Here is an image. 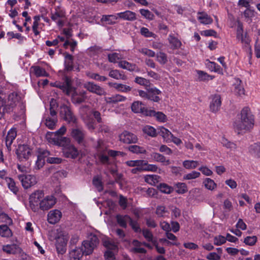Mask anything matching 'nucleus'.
I'll return each instance as SVG.
<instances>
[{
	"instance_id": "nucleus-1",
	"label": "nucleus",
	"mask_w": 260,
	"mask_h": 260,
	"mask_svg": "<svg viewBox=\"0 0 260 260\" xmlns=\"http://www.w3.org/2000/svg\"><path fill=\"white\" fill-rule=\"evenodd\" d=\"M53 87L60 89L67 95H71L72 102L74 104H80L85 101L87 99V92L84 90L77 91V88L73 86V80L69 76H64L62 81H55L51 83Z\"/></svg>"
},
{
	"instance_id": "nucleus-2",
	"label": "nucleus",
	"mask_w": 260,
	"mask_h": 260,
	"mask_svg": "<svg viewBox=\"0 0 260 260\" xmlns=\"http://www.w3.org/2000/svg\"><path fill=\"white\" fill-rule=\"evenodd\" d=\"M254 125V117L248 107H244L241 112L240 118L234 124L235 131L238 134L243 131H247Z\"/></svg>"
},
{
	"instance_id": "nucleus-3",
	"label": "nucleus",
	"mask_w": 260,
	"mask_h": 260,
	"mask_svg": "<svg viewBox=\"0 0 260 260\" xmlns=\"http://www.w3.org/2000/svg\"><path fill=\"white\" fill-rule=\"evenodd\" d=\"M23 98L19 92L13 91L8 95L7 100L4 106V110L7 113H15L17 110H23Z\"/></svg>"
},
{
	"instance_id": "nucleus-4",
	"label": "nucleus",
	"mask_w": 260,
	"mask_h": 260,
	"mask_svg": "<svg viewBox=\"0 0 260 260\" xmlns=\"http://www.w3.org/2000/svg\"><path fill=\"white\" fill-rule=\"evenodd\" d=\"M58 105L55 100L52 99L50 102L49 113L46 114L45 124L49 129H53L55 127L58 121L56 109Z\"/></svg>"
},
{
	"instance_id": "nucleus-5",
	"label": "nucleus",
	"mask_w": 260,
	"mask_h": 260,
	"mask_svg": "<svg viewBox=\"0 0 260 260\" xmlns=\"http://www.w3.org/2000/svg\"><path fill=\"white\" fill-rule=\"evenodd\" d=\"M44 197V191L41 190H36L30 195L29 198V207L34 212H39V207Z\"/></svg>"
},
{
	"instance_id": "nucleus-6",
	"label": "nucleus",
	"mask_w": 260,
	"mask_h": 260,
	"mask_svg": "<svg viewBox=\"0 0 260 260\" xmlns=\"http://www.w3.org/2000/svg\"><path fill=\"white\" fill-rule=\"evenodd\" d=\"M99 239L95 235L91 234L88 239L85 240L82 242V252L85 255H89L93 252L94 248L99 244Z\"/></svg>"
},
{
	"instance_id": "nucleus-7",
	"label": "nucleus",
	"mask_w": 260,
	"mask_h": 260,
	"mask_svg": "<svg viewBox=\"0 0 260 260\" xmlns=\"http://www.w3.org/2000/svg\"><path fill=\"white\" fill-rule=\"evenodd\" d=\"M67 128L65 126H62L58 130L54 133L48 132L46 134L47 138L51 135L57 136L56 138H53L55 143L58 145H63V143H68L70 142V139L67 137H62V136L66 132Z\"/></svg>"
},
{
	"instance_id": "nucleus-8",
	"label": "nucleus",
	"mask_w": 260,
	"mask_h": 260,
	"mask_svg": "<svg viewBox=\"0 0 260 260\" xmlns=\"http://www.w3.org/2000/svg\"><path fill=\"white\" fill-rule=\"evenodd\" d=\"M59 114L63 120L68 123H75L76 118L70 106L63 104L60 107Z\"/></svg>"
},
{
	"instance_id": "nucleus-9",
	"label": "nucleus",
	"mask_w": 260,
	"mask_h": 260,
	"mask_svg": "<svg viewBox=\"0 0 260 260\" xmlns=\"http://www.w3.org/2000/svg\"><path fill=\"white\" fill-rule=\"evenodd\" d=\"M96 149V155L100 162L103 164H108L109 159L107 152V148L104 145L101 140L98 141Z\"/></svg>"
},
{
	"instance_id": "nucleus-10",
	"label": "nucleus",
	"mask_w": 260,
	"mask_h": 260,
	"mask_svg": "<svg viewBox=\"0 0 260 260\" xmlns=\"http://www.w3.org/2000/svg\"><path fill=\"white\" fill-rule=\"evenodd\" d=\"M16 154L20 161H26L31 154V149L27 145H20L16 149Z\"/></svg>"
},
{
	"instance_id": "nucleus-11",
	"label": "nucleus",
	"mask_w": 260,
	"mask_h": 260,
	"mask_svg": "<svg viewBox=\"0 0 260 260\" xmlns=\"http://www.w3.org/2000/svg\"><path fill=\"white\" fill-rule=\"evenodd\" d=\"M104 246L107 248L104 256L106 260H115L114 253L117 250V245L110 241L105 240L103 241Z\"/></svg>"
},
{
	"instance_id": "nucleus-12",
	"label": "nucleus",
	"mask_w": 260,
	"mask_h": 260,
	"mask_svg": "<svg viewBox=\"0 0 260 260\" xmlns=\"http://www.w3.org/2000/svg\"><path fill=\"white\" fill-rule=\"evenodd\" d=\"M63 143L62 152L64 156L67 158H76L79 155V151L75 146L72 144Z\"/></svg>"
},
{
	"instance_id": "nucleus-13",
	"label": "nucleus",
	"mask_w": 260,
	"mask_h": 260,
	"mask_svg": "<svg viewBox=\"0 0 260 260\" xmlns=\"http://www.w3.org/2000/svg\"><path fill=\"white\" fill-rule=\"evenodd\" d=\"M84 87L90 92L102 96L106 94L105 89L93 82H87L84 84Z\"/></svg>"
},
{
	"instance_id": "nucleus-14",
	"label": "nucleus",
	"mask_w": 260,
	"mask_h": 260,
	"mask_svg": "<svg viewBox=\"0 0 260 260\" xmlns=\"http://www.w3.org/2000/svg\"><path fill=\"white\" fill-rule=\"evenodd\" d=\"M39 206V210L47 211L52 208L56 203V199L52 195L44 197Z\"/></svg>"
},
{
	"instance_id": "nucleus-15",
	"label": "nucleus",
	"mask_w": 260,
	"mask_h": 260,
	"mask_svg": "<svg viewBox=\"0 0 260 260\" xmlns=\"http://www.w3.org/2000/svg\"><path fill=\"white\" fill-rule=\"evenodd\" d=\"M18 178L21 181L23 187L25 189L29 188L37 183L36 177L32 175H20L18 176Z\"/></svg>"
},
{
	"instance_id": "nucleus-16",
	"label": "nucleus",
	"mask_w": 260,
	"mask_h": 260,
	"mask_svg": "<svg viewBox=\"0 0 260 260\" xmlns=\"http://www.w3.org/2000/svg\"><path fill=\"white\" fill-rule=\"evenodd\" d=\"M71 136L78 144H82L84 141L85 132L82 128H74L71 130Z\"/></svg>"
},
{
	"instance_id": "nucleus-17",
	"label": "nucleus",
	"mask_w": 260,
	"mask_h": 260,
	"mask_svg": "<svg viewBox=\"0 0 260 260\" xmlns=\"http://www.w3.org/2000/svg\"><path fill=\"white\" fill-rule=\"evenodd\" d=\"M119 140L125 144L136 143L138 141L137 137L127 131H124L119 135Z\"/></svg>"
},
{
	"instance_id": "nucleus-18",
	"label": "nucleus",
	"mask_w": 260,
	"mask_h": 260,
	"mask_svg": "<svg viewBox=\"0 0 260 260\" xmlns=\"http://www.w3.org/2000/svg\"><path fill=\"white\" fill-rule=\"evenodd\" d=\"M68 239L64 237H59L56 239V249L58 253L64 254L67 250Z\"/></svg>"
},
{
	"instance_id": "nucleus-19",
	"label": "nucleus",
	"mask_w": 260,
	"mask_h": 260,
	"mask_svg": "<svg viewBox=\"0 0 260 260\" xmlns=\"http://www.w3.org/2000/svg\"><path fill=\"white\" fill-rule=\"evenodd\" d=\"M64 16V12L59 7H56L54 12L51 13V18L52 20L56 21L58 26H62L63 23L60 19Z\"/></svg>"
},
{
	"instance_id": "nucleus-20",
	"label": "nucleus",
	"mask_w": 260,
	"mask_h": 260,
	"mask_svg": "<svg viewBox=\"0 0 260 260\" xmlns=\"http://www.w3.org/2000/svg\"><path fill=\"white\" fill-rule=\"evenodd\" d=\"M148 91V100L154 102H159L160 98L158 96L161 92L155 87H151L150 85L146 89Z\"/></svg>"
},
{
	"instance_id": "nucleus-21",
	"label": "nucleus",
	"mask_w": 260,
	"mask_h": 260,
	"mask_svg": "<svg viewBox=\"0 0 260 260\" xmlns=\"http://www.w3.org/2000/svg\"><path fill=\"white\" fill-rule=\"evenodd\" d=\"M221 101L220 96L215 94L212 96L210 104V110L212 112H217L221 106Z\"/></svg>"
},
{
	"instance_id": "nucleus-22",
	"label": "nucleus",
	"mask_w": 260,
	"mask_h": 260,
	"mask_svg": "<svg viewBox=\"0 0 260 260\" xmlns=\"http://www.w3.org/2000/svg\"><path fill=\"white\" fill-rule=\"evenodd\" d=\"M61 215V212L59 210L57 209L51 210L48 214V221L51 224H55L59 221Z\"/></svg>"
},
{
	"instance_id": "nucleus-23",
	"label": "nucleus",
	"mask_w": 260,
	"mask_h": 260,
	"mask_svg": "<svg viewBox=\"0 0 260 260\" xmlns=\"http://www.w3.org/2000/svg\"><path fill=\"white\" fill-rule=\"evenodd\" d=\"M3 250L7 253L16 254L21 253V249L17 244H8L3 246Z\"/></svg>"
},
{
	"instance_id": "nucleus-24",
	"label": "nucleus",
	"mask_w": 260,
	"mask_h": 260,
	"mask_svg": "<svg viewBox=\"0 0 260 260\" xmlns=\"http://www.w3.org/2000/svg\"><path fill=\"white\" fill-rule=\"evenodd\" d=\"M243 25L242 23L238 21L237 28V38L238 40H240L242 43L248 44L249 40L247 38L246 34H245V36L243 35Z\"/></svg>"
},
{
	"instance_id": "nucleus-25",
	"label": "nucleus",
	"mask_w": 260,
	"mask_h": 260,
	"mask_svg": "<svg viewBox=\"0 0 260 260\" xmlns=\"http://www.w3.org/2000/svg\"><path fill=\"white\" fill-rule=\"evenodd\" d=\"M17 136L16 131L15 128H11L7 134L5 139L6 145L8 150H11V146Z\"/></svg>"
},
{
	"instance_id": "nucleus-26",
	"label": "nucleus",
	"mask_w": 260,
	"mask_h": 260,
	"mask_svg": "<svg viewBox=\"0 0 260 260\" xmlns=\"http://www.w3.org/2000/svg\"><path fill=\"white\" fill-rule=\"evenodd\" d=\"M83 254L82 249L76 247L70 252L69 260H81Z\"/></svg>"
},
{
	"instance_id": "nucleus-27",
	"label": "nucleus",
	"mask_w": 260,
	"mask_h": 260,
	"mask_svg": "<svg viewBox=\"0 0 260 260\" xmlns=\"http://www.w3.org/2000/svg\"><path fill=\"white\" fill-rule=\"evenodd\" d=\"M117 16L120 18L128 21H134L136 19V14L131 11H126L117 14Z\"/></svg>"
},
{
	"instance_id": "nucleus-28",
	"label": "nucleus",
	"mask_w": 260,
	"mask_h": 260,
	"mask_svg": "<svg viewBox=\"0 0 260 260\" xmlns=\"http://www.w3.org/2000/svg\"><path fill=\"white\" fill-rule=\"evenodd\" d=\"M151 156L154 160L162 163L164 165L167 166L171 164L169 159H166L165 156L159 153L153 152L151 154Z\"/></svg>"
},
{
	"instance_id": "nucleus-29",
	"label": "nucleus",
	"mask_w": 260,
	"mask_h": 260,
	"mask_svg": "<svg viewBox=\"0 0 260 260\" xmlns=\"http://www.w3.org/2000/svg\"><path fill=\"white\" fill-rule=\"evenodd\" d=\"M109 86L114 88L118 91L127 92L132 90V87L126 85L117 83H109Z\"/></svg>"
},
{
	"instance_id": "nucleus-30",
	"label": "nucleus",
	"mask_w": 260,
	"mask_h": 260,
	"mask_svg": "<svg viewBox=\"0 0 260 260\" xmlns=\"http://www.w3.org/2000/svg\"><path fill=\"white\" fill-rule=\"evenodd\" d=\"M145 105L142 102L136 101L134 102L132 106V110L136 113H142L144 112L145 109Z\"/></svg>"
},
{
	"instance_id": "nucleus-31",
	"label": "nucleus",
	"mask_w": 260,
	"mask_h": 260,
	"mask_svg": "<svg viewBox=\"0 0 260 260\" xmlns=\"http://www.w3.org/2000/svg\"><path fill=\"white\" fill-rule=\"evenodd\" d=\"M116 218L118 224L124 228H126L127 222H129L131 219V217L128 215H121L120 214L117 215Z\"/></svg>"
},
{
	"instance_id": "nucleus-32",
	"label": "nucleus",
	"mask_w": 260,
	"mask_h": 260,
	"mask_svg": "<svg viewBox=\"0 0 260 260\" xmlns=\"http://www.w3.org/2000/svg\"><path fill=\"white\" fill-rule=\"evenodd\" d=\"M118 66L123 69H126L130 71L137 70V67L135 64H133L125 60H122L118 62Z\"/></svg>"
},
{
	"instance_id": "nucleus-33",
	"label": "nucleus",
	"mask_w": 260,
	"mask_h": 260,
	"mask_svg": "<svg viewBox=\"0 0 260 260\" xmlns=\"http://www.w3.org/2000/svg\"><path fill=\"white\" fill-rule=\"evenodd\" d=\"M126 98L120 94H116L111 97L105 98V101L107 104H116L118 102L124 101Z\"/></svg>"
},
{
	"instance_id": "nucleus-34",
	"label": "nucleus",
	"mask_w": 260,
	"mask_h": 260,
	"mask_svg": "<svg viewBox=\"0 0 260 260\" xmlns=\"http://www.w3.org/2000/svg\"><path fill=\"white\" fill-rule=\"evenodd\" d=\"M241 83V80L236 79V82L234 84V92L236 95L239 96H242L245 94V90Z\"/></svg>"
},
{
	"instance_id": "nucleus-35",
	"label": "nucleus",
	"mask_w": 260,
	"mask_h": 260,
	"mask_svg": "<svg viewBox=\"0 0 260 260\" xmlns=\"http://www.w3.org/2000/svg\"><path fill=\"white\" fill-rule=\"evenodd\" d=\"M144 178L145 182L152 185H156V184L159 182L160 179V177L156 175H146L145 176Z\"/></svg>"
},
{
	"instance_id": "nucleus-36",
	"label": "nucleus",
	"mask_w": 260,
	"mask_h": 260,
	"mask_svg": "<svg viewBox=\"0 0 260 260\" xmlns=\"http://www.w3.org/2000/svg\"><path fill=\"white\" fill-rule=\"evenodd\" d=\"M118 19V16L114 15H104L101 19L102 22H107L109 25H112L116 23V20Z\"/></svg>"
},
{
	"instance_id": "nucleus-37",
	"label": "nucleus",
	"mask_w": 260,
	"mask_h": 260,
	"mask_svg": "<svg viewBox=\"0 0 260 260\" xmlns=\"http://www.w3.org/2000/svg\"><path fill=\"white\" fill-rule=\"evenodd\" d=\"M127 149L131 152L136 154H145L146 153V150L144 147L136 145L129 146L127 147Z\"/></svg>"
},
{
	"instance_id": "nucleus-38",
	"label": "nucleus",
	"mask_w": 260,
	"mask_h": 260,
	"mask_svg": "<svg viewBox=\"0 0 260 260\" xmlns=\"http://www.w3.org/2000/svg\"><path fill=\"white\" fill-rule=\"evenodd\" d=\"M198 19L201 23L204 24H211L213 22L212 19L206 13H199Z\"/></svg>"
},
{
	"instance_id": "nucleus-39",
	"label": "nucleus",
	"mask_w": 260,
	"mask_h": 260,
	"mask_svg": "<svg viewBox=\"0 0 260 260\" xmlns=\"http://www.w3.org/2000/svg\"><path fill=\"white\" fill-rule=\"evenodd\" d=\"M143 132L148 136L155 137L157 136V132L155 128L150 125H146L142 128Z\"/></svg>"
},
{
	"instance_id": "nucleus-40",
	"label": "nucleus",
	"mask_w": 260,
	"mask_h": 260,
	"mask_svg": "<svg viewBox=\"0 0 260 260\" xmlns=\"http://www.w3.org/2000/svg\"><path fill=\"white\" fill-rule=\"evenodd\" d=\"M142 171H151L156 172L158 169V167L155 165L149 164L148 162L143 160V163H142Z\"/></svg>"
},
{
	"instance_id": "nucleus-41",
	"label": "nucleus",
	"mask_w": 260,
	"mask_h": 260,
	"mask_svg": "<svg viewBox=\"0 0 260 260\" xmlns=\"http://www.w3.org/2000/svg\"><path fill=\"white\" fill-rule=\"evenodd\" d=\"M109 76L115 79H122L125 80L126 79V77L124 74H122L120 73V72L117 70H111L109 73Z\"/></svg>"
},
{
	"instance_id": "nucleus-42",
	"label": "nucleus",
	"mask_w": 260,
	"mask_h": 260,
	"mask_svg": "<svg viewBox=\"0 0 260 260\" xmlns=\"http://www.w3.org/2000/svg\"><path fill=\"white\" fill-rule=\"evenodd\" d=\"M5 180L7 182L8 188L15 194H17L18 191V188L16 185L14 180L9 177H6Z\"/></svg>"
},
{
	"instance_id": "nucleus-43",
	"label": "nucleus",
	"mask_w": 260,
	"mask_h": 260,
	"mask_svg": "<svg viewBox=\"0 0 260 260\" xmlns=\"http://www.w3.org/2000/svg\"><path fill=\"white\" fill-rule=\"evenodd\" d=\"M12 235V233L8 225L5 224L0 225V236L8 238Z\"/></svg>"
},
{
	"instance_id": "nucleus-44",
	"label": "nucleus",
	"mask_w": 260,
	"mask_h": 260,
	"mask_svg": "<svg viewBox=\"0 0 260 260\" xmlns=\"http://www.w3.org/2000/svg\"><path fill=\"white\" fill-rule=\"evenodd\" d=\"M86 75L90 78L100 82H104L106 81L108 78L103 76H101L98 73L88 72L86 73Z\"/></svg>"
},
{
	"instance_id": "nucleus-45",
	"label": "nucleus",
	"mask_w": 260,
	"mask_h": 260,
	"mask_svg": "<svg viewBox=\"0 0 260 260\" xmlns=\"http://www.w3.org/2000/svg\"><path fill=\"white\" fill-rule=\"evenodd\" d=\"M169 42L173 49H178L181 45V42L175 37L170 35L168 38Z\"/></svg>"
},
{
	"instance_id": "nucleus-46",
	"label": "nucleus",
	"mask_w": 260,
	"mask_h": 260,
	"mask_svg": "<svg viewBox=\"0 0 260 260\" xmlns=\"http://www.w3.org/2000/svg\"><path fill=\"white\" fill-rule=\"evenodd\" d=\"M249 152L253 155L260 158V143H255L250 146Z\"/></svg>"
},
{
	"instance_id": "nucleus-47",
	"label": "nucleus",
	"mask_w": 260,
	"mask_h": 260,
	"mask_svg": "<svg viewBox=\"0 0 260 260\" xmlns=\"http://www.w3.org/2000/svg\"><path fill=\"white\" fill-rule=\"evenodd\" d=\"M203 183L206 188L210 190H213L217 186L214 181L212 179L209 178H206L204 180Z\"/></svg>"
},
{
	"instance_id": "nucleus-48",
	"label": "nucleus",
	"mask_w": 260,
	"mask_h": 260,
	"mask_svg": "<svg viewBox=\"0 0 260 260\" xmlns=\"http://www.w3.org/2000/svg\"><path fill=\"white\" fill-rule=\"evenodd\" d=\"M134 81L140 85L145 86V89H146L147 87H148L151 85L149 80L141 77H136Z\"/></svg>"
},
{
	"instance_id": "nucleus-49",
	"label": "nucleus",
	"mask_w": 260,
	"mask_h": 260,
	"mask_svg": "<svg viewBox=\"0 0 260 260\" xmlns=\"http://www.w3.org/2000/svg\"><path fill=\"white\" fill-rule=\"evenodd\" d=\"M156 60L161 64H165L168 62V57L166 53L159 52L156 54Z\"/></svg>"
},
{
	"instance_id": "nucleus-50",
	"label": "nucleus",
	"mask_w": 260,
	"mask_h": 260,
	"mask_svg": "<svg viewBox=\"0 0 260 260\" xmlns=\"http://www.w3.org/2000/svg\"><path fill=\"white\" fill-rule=\"evenodd\" d=\"M198 165V161L195 160H186L183 162V167L187 169H195Z\"/></svg>"
},
{
	"instance_id": "nucleus-51",
	"label": "nucleus",
	"mask_w": 260,
	"mask_h": 260,
	"mask_svg": "<svg viewBox=\"0 0 260 260\" xmlns=\"http://www.w3.org/2000/svg\"><path fill=\"white\" fill-rule=\"evenodd\" d=\"M176 192L179 194H183L187 191V187L185 183L178 182L175 184Z\"/></svg>"
},
{
	"instance_id": "nucleus-52",
	"label": "nucleus",
	"mask_w": 260,
	"mask_h": 260,
	"mask_svg": "<svg viewBox=\"0 0 260 260\" xmlns=\"http://www.w3.org/2000/svg\"><path fill=\"white\" fill-rule=\"evenodd\" d=\"M34 71L37 77H48L49 76L45 69L39 66L34 67Z\"/></svg>"
},
{
	"instance_id": "nucleus-53",
	"label": "nucleus",
	"mask_w": 260,
	"mask_h": 260,
	"mask_svg": "<svg viewBox=\"0 0 260 260\" xmlns=\"http://www.w3.org/2000/svg\"><path fill=\"white\" fill-rule=\"evenodd\" d=\"M157 186L161 192L169 194L173 191L172 188L165 183H159Z\"/></svg>"
},
{
	"instance_id": "nucleus-54",
	"label": "nucleus",
	"mask_w": 260,
	"mask_h": 260,
	"mask_svg": "<svg viewBox=\"0 0 260 260\" xmlns=\"http://www.w3.org/2000/svg\"><path fill=\"white\" fill-rule=\"evenodd\" d=\"M140 13L144 18L149 20H153L154 15L148 10L142 9L140 10Z\"/></svg>"
},
{
	"instance_id": "nucleus-55",
	"label": "nucleus",
	"mask_w": 260,
	"mask_h": 260,
	"mask_svg": "<svg viewBox=\"0 0 260 260\" xmlns=\"http://www.w3.org/2000/svg\"><path fill=\"white\" fill-rule=\"evenodd\" d=\"M142 234L144 238L148 241L152 242V243L154 241L153 240V236L152 233L148 229H145L141 230Z\"/></svg>"
},
{
	"instance_id": "nucleus-56",
	"label": "nucleus",
	"mask_w": 260,
	"mask_h": 260,
	"mask_svg": "<svg viewBox=\"0 0 260 260\" xmlns=\"http://www.w3.org/2000/svg\"><path fill=\"white\" fill-rule=\"evenodd\" d=\"M159 134L164 139H169L171 137H173V134L168 129L164 127L160 129Z\"/></svg>"
},
{
	"instance_id": "nucleus-57",
	"label": "nucleus",
	"mask_w": 260,
	"mask_h": 260,
	"mask_svg": "<svg viewBox=\"0 0 260 260\" xmlns=\"http://www.w3.org/2000/svg\"><path fill=\"white\" fill-rule=\"evenodd\" d=\"M201 174L200 172L197 171H192L190 173L187 174L183 176V179L184 180H190L196 179L200 177Z\"/></svg>"
},
{
	"instance_id": "nucleus-58",
	"label": "nucleus",
	"mask_w": 260,
	"mask_h": 260,
	"mask_svg": "<svg viewBox=\"0 0 260 260\" xmlns=\"http://www.w3.org/2000/svg\"><path fill=\"white\" fill-rule=\"evenodd\" d=\"M257 241V237L255 236L246 237L244 240V242L248 245L253 246Z\"/></svg>"
},
{
	"instance_id": "nucleus-59",
	"label": "nucleus",
	"mask_w": 260,
	"mask_h": 260,
	"mask_svg": "<svg viewBox=\"0 0 260 260\" xmlns=\"http://www.w3.org/2000/svg\"><path fill=\"white\" fill-rule=\"evenodd\" d=\"M129 224L135 232H141L140 225L137 221H134L131 218V219L129 221Z\"/></svg>"
},
{
	"instance_id": "nucleus-60",
	"label": "nucleus",
	"mask_w": 260,
	"mask_h": 260,
	"mask_svg": "<svg viewBox=\"0 0 260 260\" xmlns=\"http://www.w3.org/2000/svg\"><path fill=\"white\" fill-rule=\"evenodd\" d=\"M139 51L143 54L149 57H152L155 56V53L153 51L146 48L140 49Z\"/></svg>"
},
{
	"instance_id": "nucleus-61",
	"label": "nucleus",
	"mask_w": 260,
	"mask_h": 260,
	"mask_svg": "<svg viewBox=\"0 0 260 260\" xmlns=\"http://www.w3.org/2000/svg\"><path fill=\"white\" fill-rule=\"evenodd\" d=\"M226 242V238L222 236L219 235L214 237V244L215 245H220Z\"/></svg>"
},
{
	"instance_id": "nucleus-62",
	"label": "nucleus",
	"mask_w": 260,
	"mask_h": 260,
	"mask_svg": "<svg viewBox=\"0 0 260 260\" xmlns=\"http://www.w3.org/2000/svg\"><path fill=\"white\" fill-rule=\"evenodd\" d=\"M108 60L111 62H116L117 60L121 58V55L117 53H113L112 54H109L108 56Z\"/></svg>"
},
{
	"instance_id": "nucleus-63",
	"label": "nucleus",
	"mask_w": 260,
	"mask_h": 260,
	"mask_svg": "<svg viewBox=\"0 0 260 260\" xmlns=\"http://www.w3.org/2000/svg\"><path fill=\"white\" fill-rule=\"evenodd\" d=\"M140 32L142 35L147 38L153 37L155 36L154 34L150 31L147 28L144 27H143L141 28Z\"/></svg>"
},
{
	"instance_id": "nucleus-64",
	"label": "nucleus",
	"mask_w": 260,
	"mask_h": 260,
	"mask_svg": "<svg viewBox=\"0 0 260 260\" xmlns=\"http://www.w3.org/2000/svg\"><path fill=\"white\" fill-rule=\"evenodd\" d=\"M93 184L97 188L98 191H101L103 190V185L101 179L99 178H94L92 181Z\"/></svg>"
}]
</instances>
